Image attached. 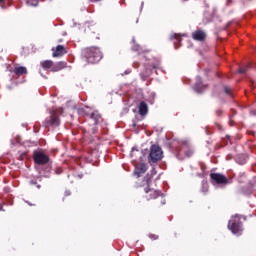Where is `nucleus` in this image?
Wrapping results in <instances>:
<instances>
[{"instance_id": "16", "label": "nucleus", "mask_w": 256, "mask_h": 256, "mask_svg": "<svg viewBox=\"0 0 256 256\" xmlns=\"http://www.w3.org/2000/svg\"><path fill=\"white\" fill-rule=\"evenodd\" d=\"M41 67H43L46 71L47 69H51L53 67V61L51 60H46L41 62Z\"/></svg>"}, {"instance_id": "21", "label": "nucleus", "mask_w": 256, "mask_h": 256, "mask_svg": "<svg viewBox=\"0 0 256 256\" xmlns=\"http://www.w3.org/2000/svg\"><path fill=\"white\" fill-rule=\"evenodd\" d=\"M247 72V68H240L238 70V73H246Z\"/></svg>"}, {"instance_id": "30", "label": "nucleus", "mask_w": 256, "mask_h": 256, "mask_svg": "<svg viewBox=\"0 0 256 256\" xmlns=\"http://www.w3.org/2000/svg\"><path fill=\"white\" fill-rule=\"evenodd\" d=\"M90 1H100V0H90Z\"/></svg>"}, {"instance_id": "22", "label": "nucleus", "mask_w": 256, "mask_h": 256, "mask_svg": "<svg viewBox=\"0 0 256 256\" xmlns=\"http://www.w3.org/2000/svg\"><path fill=\"white\" fill-rule=\"evenodd\" d=\"M152 175H157V170H155V168L152 169Z\"/></svg>"}, {"instance_id": "1", "label": "nucleus", "mask_w": 256, "mask_h": 256, "mask_svg": "<svg viewBox=\"0 0 256 256\" xmlns=\"http://www.w3.org/2000/svg\"><path fill=\"white\" fill-rule=\"evenodd\" d=\"M84 54L88 63H99V61L103 59V54L101 53V50L97 47L87 48Z\"/></svg>"}, {"instance_id": "13", "label": "nucleus", "mask_w": 256, "mask_h": 256, "mask_svg": "<svg viewBox=\"0 0 256 256\" xmlns=\"http://www.w3.org/2000/svg\"><path fill=\"white\" fill-rule=\"evenodd\" d=\"M145 193H149V199H157V197H159V195H161V192H159L157 190L145 189Z\"/></svg>"}, {"instance_id": "2", "label": "nucleus", "mask_w": 256, "mask_h": 256, "mask_svg": "<svg viewBox=\"0 0 256 256\" xmlns=\"http://www.w3.org/2000/svg\"><path fill=\"white\" fill-rule=\"evenodd\" d=\"M228 229H230V231L234 235H241V231H243V226L241 225V218H239V215L231 218L228 223Z\"/></svg>"}, {"instance_id": "27", "label": "nucleus", "mask_w": 256, "mask_h": 256, "mask_svg": "<svg viewBox=\"0 0 256 256\" xmlns=\"http://www.w3.org/2000/svg\"><path fill=\"white\" fill-rule=\"evenodd\" d=\"M0 3H5V0H0Z\"/></svg>"}, {"instance_id": "29", "label": "nucleus", "mask_w": 256, "mask_h": 256, "mask_svg": "<svg viewBox=\"0 0 256 256\" xmlns=\"http://www.w3.org/2000/svg\"><path fill=\"white\" fill-rule=\"evenodd\" d=\"M66 195H71V193H69V192H66Z\"/></svg>"}, {"instance_id": "25", "label": "nucleus", "mask_w": 256, "mask_h": 256, "mask_svg": "<svg viewBox=\"0 0 256 256\" xmlns=\"http://www.w3.org/2000/svg\"><path fill=\"white\" fill-rule=\"evenodd\" d=\"M154 237V239H157V236H155V235H150V238H153Z\"/></svg>"}, {"instance_id": "18", "label": "nucleus", "mask_w": 256, "mask_h": 256, "mask_svg": "<svg viewBox=\"0 0 256 256\" xmlns=\"http://www.w3.org/2000/svg\"><path fill=\"white\" fill-rule=\"evenodd\" d=\"M27 5L30 7H37L39 4V0H26Z\"/></svg>"}, {"instance_id": "31", "label": "nucleus", "mask_w": 256, "mask_h": 256, "mask_svg": "<svg viewBox=\"0 0 256 256\" xmlns=\"http://www.w3.org/2000/svg\"><path fill=\"white\" fill-rule=\"evenodd\" d=\"M132 151H135V148H133Z\"/></svg>"}, {"instance_id": "14", "label": "nucleus", "mask_w": 256, "mask_h": 256, "mask_svg": "<svg viewBox=\"0 0 256 256\" xmlns=\"http://www.w3.org/2000/svg\"><path fill=\"white\" fill-rule=\"evenodd\" d=\"M91 119L94 120V125H97L98 123L101 122V114H99V112H93L91 114Z\"/></svg>"}, {"instance_id": "3", "label": "nucleus", "mask_w": 256, "mask_h": 256, "mask_svg": "<svg viewBox=\"0 0 256 256\" xmlns=\"http://www.w3.org/2000/svg\"><path fill=\"white\" fill-rule=\"evenodd\" d=\"M63 114V109H58L51 112V117L49 120H46L47 127H59L61 121L59 120V115Z\"/></svg>"}, {"instance_id": "4", "label": "nucleus", "mask_w": 256, "mask_h": 256, "mask_svg": "<svg viewBox=\"0 0 256 256\" xmlns=\"http://www.w3.org/2000/svg\"><path fill=\"white\" fill-rule=\"evenodd\" d=\"M149 159L152 163H157L163 159V150L158 145H152L150 148Z\"/></svg>"}, {"instance_id": "5", "label": "nucleus", "mask_w": 256, "mask_h": 256, "mask_svg": "<svg viewBox=\"0 0 256 256\" xmlns=\"http://www.w3.org/2000/svg\"><path fill=\"white\" fill-rule=\"evenodd\" d=\"M210 179L213 185H227L229 180L223 174L220 173H212L210 174Z\"/></svg>"}, {"instance_id": "19", "label": "nucleus", "mask_w": 256, "mask_h": 256, "mask_svg": "<svg viewBox=\"0 0 256 256\" xmlns=\"http://www.w3.org/2000/svg\"><path fill=\"white\" fill-rule=\"evenodd\" d=\"M143 79H147L151 75V67L146 68L144 72L141 73Z\"/></svg>"}, {"instance_id": "23", "label": "nucleus", "mask_w": 256, "mask_h": 256, "mask_svg": "<svg viewBox=\"0 0 256 256\" xmlns=\"http://www.w3.org/2000/svg\"><path fill=\"white\" fill-rule=\"evenodd\" d=\"M133 49H134V51H139V46H136Z\"/></svg>"}, {"instance_id": "12", "label": "nucleus", "mask_w": 256, "mask_h": 256, "mask_svg": "<svg viewBox=\"0 0 256 256\" xmlns=\"http://www.w3.org/2000/svg\"><path fill=\"white\" fill-rule=\"evenodd\" d=\"M203 89H205V86H201V77H197L194 85V91H196V93H203Z\"/></svg>"}, {"instance_id": "8", "label": "nucleus", "mask_w": 256, "mask_h": 256, "mask_svg": "<svg viewBox=\"0 0 256 256\" xmlns=\"http://www.w3.org/2000/svg\"><path fill=\"white\" fill-rule=\"evenodd\" d=\"M181 153H185L186 157H191V155H193V148H191L188 141L183 142Z\"/></svg>"}, {"instance_id": "24", "label": "nucleus", "mask_w": 256, "mask_h": 256, "mask_svg": "<svg viewBox=\"0 0 256 256\" xmlns=\"http://www.w3.org/2000/svg\"><path fill=\"white\" fill-rule=\"evenodd\" d=\"M157 67H159V65H153L152 69H157Z\"/></svg>"}, {"instance_id": "7", "label": "nucleus", "mask_w": 256, "mask_h": 256, "mask_svg": "<svg viewBox=\"0 0 256 256\" xmlns=\"http://www.w3.org/2000/svg\"><path fill=\"white\" fill-rule=\"evenodd\" d=\"M147 171V164L140 162L135 165L134 175L142 176Z\"/></svg>"}, {"instance_id": "9", "label": "nucleus", "mask_w": 256, "mask_h": 256, "mask_svg": "<svg viewBox=\"0 0 256 256\" xmlns=\"http://www.w3.org/2000/svg\"><path fill=\"white\" fill-rule=\"evenodd\" d=\"M206 36L203 30H196L192 33V39H194V41H205Z\"/></svg>"}, {"instance_id": "28", "label": "nucleus", "mask_w": 256, "mask_h": 256, "mask_svg": "<svg viewBox=\"0 0 256 256\" xmlns=\"http://www.w3.org/2000/svg\"><path fill=\"white\" fill-rule=\"evenodd\" d=\"M162 205H165V200L162 201Z\"/></svg>"}, {"instance_id": "10", "label": "nucleus", "mask_w": 256, "mask_h": 256, "mask_svg": "<svg viewBox=\"0 0 256 256\" xmlns=\"http://www.w3.org/2000/svg\"><path fill=\"white\" fill-rule=\"evenodd\" d=\"M138 109H139V115H141L142 117H145V115L149 113V106L145 102H140Z\"/></svg>"}, {"instance_id": "11", "label": "nucleus", "mask_w": 256, "mask_h": 256, "mask_svg": "<svg viewBox=\"0 0 256 256\" xmlns=\"http://www.w3.org/2000/svg\"><path fill=\"white\" fill-rule=\"evenodd\" d=\"M67 53V50H65V46L58 45L56 47V50L53 52V57H63Z\"/></svg>"}, {"instance_id": "6", "label": "nucleus", "mask_w": 256, "mask_h": 256, "mask_svg": "<svg viewBox=\"0 0 256 256\" xmlns=\"http://www.w3.org/2000/svg\"><path fill=\"white\" fill-rule=\"evenodd\" d=\"M33 158L37 165H46V163H49V156L41 151H34Z\"/></svg>"}, {"instance_id": "26", "label": "nucleus", "mask_w": 256, "mask_h": 256, "mask_svg": "<svg viewBox=\"0 0 256 256\" xmlns=\"http://www.w3.org/2000/svg\"><path fill=\"white\" fill-rule=\"evenodd\" d=\"M0 211H3V205L0 204Z\"/></svg>"}, {"instance_id": "15", "label": "nucleus", "mask_w": 256, "mask_h": 256, "mask_svg": "<svg viewBox=\"0 0 256 256\" xmlns=\"http://www.w3.org/2000/svg\"><path fill=\"white\" fill-rule=\"evenodd\" d=\"M14 73L16 75H25L27 73V68L20 66V67H16L14 69Z\"/></svg>"}, {"instance_id": "17", "label": "nucleus", "mask_w": 256, "mask_h": 256, "mask_svg": "<svg viewBox=\"0 0 256 256\" xmlns=\"http://www.w3.org/2000/svg\"><path fill=\"white\" fill-rule=\"evenodd\" d=\"M170 39H174V46H175V49H177V43H181V35L179 34H174L171 36Z\"/></svg>"}, {"instance_id": "20", "label": "nucleus", "mask_w": 256, "mask_h": 256, "mask_svg": "<svg viewBox=\"0 0 256 256\" xmlns=\"http://www.w3.org/2000/svg\"><path fill=\"white\" fill-rule=\"evenodd\" d=\"M224 91H225V94H226V95H230V93H231V88L225 87V88H224Z\"/></svg>"}]
</instances>
